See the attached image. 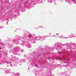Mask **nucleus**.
Returning <instances> with one entry per match:
<instances>
[{
  "label": "nucleus",
  "mask_w": 76,
  "mask_h": 76,
  "mask_svg": "<svg viewBox=\"0 0 76 76\" xmlns=\"http://www.w3.org/2000/svg\"><path fill=\"white\" fill-rule=\"evenodd\" d=\"M29 37H32V34H30L29 35Z\"/></svg>",
  "instance_id": "nucleus-1"
},
{
  "label": "nucleus",
  "mask_w": 76,
  "mask_h": 76,
  "mask_svg": "<svg viewBox=\"0 0 76 76\" xmlns=\"http://www.w3.org/2000/svg\"><path fill=\"white\" fill-rule=\"evenodd\" d=\"M36 67H37V66H38V65H37V64H36Z\"/></svg>",
  "instance_id": "nucleus-2"
},
{
  "label": "nucleus",
  "mask_w": 76,
  "mask_h": 76,
  "mask_svg": "<svg viewBox=\"0 0 76 76\" xmlns=\"http://www.w3.org/2000/svg\"><path fill=\"white\" fill-rule=\"evenodd\" d=\"M72 0V1H75V0Z\"/></svg>",
  "instance_id": "nucleus-3"
}]
</instances>
